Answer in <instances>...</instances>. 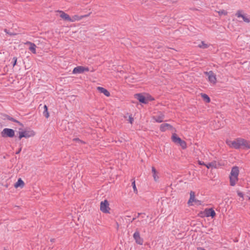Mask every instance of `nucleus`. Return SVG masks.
Here are the masks:
<instances>
[{
    "label": "nucleus",
    "mask_w": 250,
    "mask_h": 250,
    "mask_svg": "<svg viewBox=\"0 0 250 250\" xmlns=\"http://www.w3.org/2000/svg\"><path fill=\"white\" fill-rule=\"evenodd\" d=\"M25 185L24 182L21 178H19L18 181L14 184L16 188H23Z\"/></svg>",
    "instance_id": "nucleus-22"
},
{
    "label": "nucleus",
    "mask_w": 250,
    "mask_h": 250,
    "mask_svg": "<svg viewBox=\"0 0 250 250\" xmlns=\"http://www.w3.org/2000/svg\"><path fill=\"white\" fill-rule=\"evenodd\" d=\"M56 12L58 14V15H59L62 19L69 22L70 16L68 14L62 10H57Z\"/></svg>",
    "instance_id": "nucleus-12"
},
{
    "label": "nucleus",
    "mask_w": 250,
    "mask_h": 250,
    "mask_svg": "<svg viewBox=\"0 0 250 250\" xmlns=\"http://www.w3.org/2000/svg\"><path fill=\"white\" fill-rule=\"evenodd\" d=\"M240 139V138L235 139L234 140H227L226 141V144L228 146H229V147L231 148L235 149H239Z\"/></svg>",
    "instance_id": "nucleus-5"
},
{
    "label": "nucleus",
    "mask_w": 250,
    "mask_h": 250,
    "mask_svg": "<svg viewBox=\"0 0 250 250\" xmlns=\"http://www.w3.org/2000/svg\"><path fill=\"white\" fill-rule=\"evenodd\" d=\"M25 44L29 45V50L34 54H36V45L30 42H27L25 43Z\"/></svg>",
    "instance_id": "nucleus-19"
},
{
    "label": "nucleus",
    "mask_w": 250,
    "mask_h": 250,
    "mask_svg": "<svg viewBox=\"0 0 250 250\" xmlns=\"http://www.w3.org/2000/svg\"><path fill=\"white\" fill-rule=\"evenodd\" d=\"M21 147H20V149H19V150L16 152V154H19L20 153V152L21 151Z\"/></svg>",
    "instance_id": "nucleus-33"
},
{
    "label": "nucleus",
    "mask_w": 250,
    "mask_h": 250,
    "mask_svg": "<svg viewBox=\"0 0 250 250\" xmlns=\"http://www.w3.org/2000/svg\"><path fill=\"white\" fill-rule=\"evenodd\" d=\"M135 97L139 100L140 103L146 104L148 102V97H146L141 94H137L135 95Z\"/></svg>",
    "instance_id": "nucleus-14"
},
{
    "label": "nucleus",
    "mask_w": 250,
    "mask_h": 250,
    "mask_svg": "<svg viewBox=\"0 0 250 250\" xmlns=\"http://www.w3.org/2000/svg\"><path fill=\"white\" fill-rule=\"evenodd\" d=\"M239 173V168L237 167H232L229 176V183L231 186H234L237 183Z\"/></svg>",
    "instance_id": "nucleus-1"
},
{
    "label": "nucleus",
    "mask_w": 250,
    "mask_h": 250,
    "mask_svg": "<svg viewBox=\"0 0 250 250\" xmlns=\"http://www.w3.org/2000/svg\"><path fill=\"white\" fill-rule=\"evenodd\" d=\"M100 209L104 213H109L110 208L109 207V203L107 200H105L101 202Z\"/></svg>",
    "instance_id": "nucleus-8"
},
{
    "label": "nucleus",
    "mask_w": 250,
    "mask_h": 250,
    "mask_svg": "<svg viewBox=\"0 0 250 250\" xmlns=\"http://www.w3.org/2000/svg\"><path fill=\"white\" fill-rule=\"evenodd\" d=\"M133 120H134V119L131 116L129 117V121L130 124H132L133 123Z\"/></svg>",
    "instance_id": "nucleus-30"
},
{
    "label": "nucleus",
    "mask_w": 250,
    "mask_h": 250,
    "mask_svg": "<svg viewBox=\"0 0 250 250\" xmlns=\"http://www.w3.org/2000/svg\"><path fill=\"white\" fill-rule=\"evenodd\" d=\"M89 71V68L87 67H84L83 66H78L75 67L72 71V73L74 74H80L82 73L85 71L88 72Z\"/></svg>",
    "instance_id": "nucleus-10"
},
{
    "label": "nucleus",
    "mask_w": 250,
    "mask_h": 250,
    "mask_svg": "<svg viewBox=\"0 0 250 250\" xmlns=\"http://www.w3.org/2000/svg\"><path fill=\"white\" fill-rule=\"evenodd\" d=\"M44 110H47V107L46 105H44Z\"/></svg>",
    "instance_id": "nucleus-34"
},
{
    "label": "nucleus",
    "mask_w": 250,
    "mask_h": 250,
    "mask_svg": "<svg viewBox=\"0 0 250 250\" xmlns=\"http://www.w3.org/2000/svg\"><path fill=\"white\" fill-rule=\"evenodd\" d=\"M13 60H14V63H13V66H15L17 64V58L16 57H14Z\"/></svg>",
    "instance_id": "nucleus-29"
},
{
    "label": "nucleus",
    "mask_w": 250,
    "mask_h": 250,
    "mask_svg": "<svg viewBox=\"0 0 250 250\" xmlns=\"http://www.w3.org/2000/svg\"><path fill=\"white\" fill-rule=\"evenodd\" d=\"M89 16V15H82L79 16L78 15H75L73 16L72 17H70V20L69 22H75L77 21H81L84 18L87 17Z\"/></svg>",
    "instance_id": "nucleus-13"
},
{
    "label": "nucleus",
    "mask_w": 250,
    "mask_h": 250,
    "mask_svg": "<svg viewBox=\"0 0 250 250\" xmlns=\"http://www.w3.org/2000/svg\"><path fill=\"white\" fill-rule=\"evenodd\" d=\"M220 16H227L228 15V12L225 10H220L219 11H216Z\"/></svg>",
    "instance_id": "nucleus-25"
},
{
    "label": "nucleus",
    "mask_w": 250,
    "mask_h": 250,
    "mask_svg": "<svg viewBox=\"0 0 250 250\" xmlns=\"http://www.w3.org/2000/svg\"><path fill=\"white\" fill-rule=\"evenodd\" d=\"M199 47L202 48H207L208 47V45L205 43L204 42H202L201 44L199 45Z\"/></svg>",
    "instance_id": "nucleus-26"
},
{
    "label": "nucleus",
    "mask_w": 250,
    "mask_h": 250,
    "mask_svg": "<svg viewBox=\"0 0 250 250\" xmlns=\"http://www.w3.org/2000/svg\"><path fill=\"white\" fill-rule=\"evenodd\" d=\"M1 134L3 137L12 138L15 135V131L12 129L6 128L3 129Z\"/></svg>",
    "instance_id": "nucleus-7"
},
{
    "label": "nucleus",
    "mask_w": 250,
    "mask_h": 250,
    "mask_svg": "<svg viewBox=\"0 0 250 250\" xmlns=\"http://www.w3.org/2000/svg\"><path fill=\"white\" fill-rule=\"evenodd\" d=\"M235 16L238 18H242L244 22L246 23H249L250 22V19L248 17L247 15L244 13L243 10H239L236 11L235 14Z\"/></svg>",
    "instance_id": "nucleus-6"
},
{
    "label": "nucleus",
    "mask_w": 250,
    "mask_h": 250,
    "mask_svg": "<svg viewBox=\"0 0 250 250\" xmlns=\"http://www.w3.org/2000/svg\"><path fill=\"white\" fill-rule=\"evenodd\" d=\"M19 134V139H21L23 137L28 138L34 137L36 133L33 130L28 129L22 131H20Z\"/></svg>",
    "instance_id": "nucleus-4"
},
{
    "label": "nucleus",
    "mask_w": 250,
    "mask_h": 250,
    "mask_svg": "<svg viewBox=\"0 0 250 250\" xmlns=\"http://www.w3.org/2000/svg\"><path fill=\"white\" fill-rule=\"evenodd\" d=\"M206 215L207 217L211 216V217H214L216 213L214 211V210L212 208H209L208 210H205Z\"/></svg>",
    "instance_id": "nucleus-23"
},
{
    "label": "nucleus",
    "mask_w": 250,
    "mask_h": 250,
    "mask_svg": "<svg viewBox=\"0 0 250 250\" xmlns=\"http://www.w3.org/2000/svg\"><path fill=\"white\" fill-rule=\"evenodd\" d=\"M198 164L200 165H204V166H205L206 165V164L205 163H204V162H202L200 161H198Z\"/></svg>",
    "instance_id": "nucleus-32"
},
{
    "label": "nucleus",
    "mask_w": 250,
    "mask_h": 250,
    "mask_svg": "<svg viewBox=\"0 0 250 250\" xmlns=\"http://www.w3.org/2000/svg\"><path fill=\"white\" fill-rule=\"evenodd\" d=\"M237 194L239 196H240V197L243 198V194L242 192H240V191H238L237 192Z\"/></svg>",
    "instance_id": "nucleus-31"
},
{
    "label": "nucleus",
    "mask_w": 250,
    "mask_h": 250,
    "mask_svg": "<svg viewBox=\"0 0 250 250\" xmlns=\"http://www.w3.org/2000/svg\"><path fill=\"white\" fill-rule=\"evenodd\" d=\"M164 114L160 113L158 115L153 116L152 119L157 123H161L164 121Z\"/></svg>",
    "instance_id": "nucleus-18"
},
{
    "label": "nucleus",
    "mask_w": 250,
    "mask_h": 250,
    "mask_svg": "<svg viewBox=\"0 0 250 250\" xmlns=\"http://www.w3.org/2000/svg\"><path fill=\"white\" fill-rule=\"evenodd\" d=\"M201 96L205 102L206 103H210V99L208 95L205 93H201Z\"/></svg>",
    "instance_id": "nucleus-24"
},
{
    "label": "nucleus",
    "mask_w": 250,
    "mask_h": 250,
    "mask_svg": "<svg viewBox=\"0 0 250 250\" xmlns=\"http://www.w3.org/2000/svg\"><path fill=\"white\" fill-rule=\"evenodd\" d=\"M204 74L207 77L208 81L212 85L216 84L217 83V77L216 74L212 71H205Z\"/></svg>",
    "instance_id": "nucleus-3"
},
{
    "label": "nucleus",
    "mask_w": 250,
    "mask_h": 250,
    "mask_svg": "<svg viewBox=\"0 0 250 250\" xmlns=\"http://www.w3.org/2000/svg\"><path fill=\"white\" fill-rule=\"evenodd\" d=\"M133 238L137 244L140 245H142L143 244V239L141 237L140 233L138 231H136L134 232L133 234Z\"/></svg>",
    "instance_id": "nucleus-11"
},
{
    "label": "nucleus",
    "mask_w": 250,
    "mask_h": 250,
    "mask_svg": "<svg viewBox=\"0 0 250 250\" xmlns=\"http://www.w3.org/2000/svg\"><path fill=\"white\" fill-rule=\"evenodd\" d=\"M43 114L44 115V116L46 118H48L49 116V113L48 111V110H44V112H43Z\"/></svg>",
    "instance_id": "nucleus-28"
},
{
    "label": "nucleus",
    "mask_w": 250,
    "mask_h": 250,
    "mask_svg": "<svg viewBox=\"0 0 250 250\" xmlns=\"http://www.w3.org/2000/svg\"><path fill=\"white\" fill-rule=\"evenodd\" d=\"M152 173L153 179L155 182H158L159 179V172L156 169V168L152 167Z\"/></svg>",
    "instance_id": "nucleus-17"
},
{
    "label": "nucleus",
    "mask_w": 250,
    "mask_h": 250,
    "mask_svg": "<svg viewBox=\"0 0 250 250\" xmlns=\"http://www.w3.org/2000/svg\"><path fill=\"white\" fill-rule=\"evenodd\" d=\"M195 193L193 191H190V198L188 202V206H192L193 203L196 202Z\"/></svg>",
    "instance_id": "nucleus-20"
},
{
    "label": "nucleus",
    "mask_w": 250,
    "mask_h": 250,
    "mask_svg": "<svg viewBox=\"0 0 250 250\" xmlns=\"http://www.w3.org/2000/svg\"><path fill=\"white\" fill-rule=\"evenodd\" d=\"M172 142L176 145H178L182 147L183 149L187 148V143L185 141L182 140L176 133H173L171 136Z\"/></svg>",
    "instance_id": "nucleus-2"
},
{
    "label": "nucleus",
    "mask_w": 250,
    "mask_h": 250,
    "mask_svg": "<svg viewBox=\"0 0 250 250\" xmlns=\"http://www.w3.org/2000/svg\"><path fill=\"white\" fill-rule=\"evenodd\" d=\"M97 89L100 93L104 94L105 96L109 97L110 96L109 92L105 88L98 86Z\"/></svg>",
    "instance_id": "nucleus-21"
},
{
    "label": "nucleus",
    "mask_w": 250,
    "mask_h": 250,
    "mask_svg": "<svg viewBox=\"0 0 250 250\" xmlns=\"http://www.w3.org/2000/svg\"><path fill=\"white\" fill-rule=\"evenodd\" d=\"M240 148L244 149H250V141L240 138Z\"/></svg>",
    "instance_id": "nucleus-9"
},
{
    "label": "nucleus",
    "mask_w": 250,
    "mask_h": 250,
    "mask_svg": "<svg viewBox=\"0 0 250 250\" xmlns=\"http://www.w3.org/2000/svg\"><path fill=\"white\" fill-rule=\"evenodd\" d=\"M221 165L216 161H212L208 164H206V167L208 168H218L220 167Z\"/></svg>",
    "instance_id": "nucleus-16"
},
{
    "label": "nucleus",
    "mask_w": 250,
    "mask_h": 250,
    "mask_svg": "<svg viewBox=\"0 0 250 250\" xmlns=\"http://www.w3.org/2000/svg\"><path fill=\"white\" fill-rule=\"evenodd\" d=\"M160 129L161 131L165 132L167 130H172L174 129V128L170 124L164 123L160 125Z\"/></svg>",
    "instance_id": "nucleus-15"
},
{
    "label": "nucleus",
    "mask_w": 250,
    "mask_h": 250,
    "mask_svg": "<svg viewBox=\"0 0 250 250\" xmlns=\"http://www.w3.org/2000/svg\"><path fill=\"white\" fill-rule=\"evenodd\" d=\"M132 187H133L134 192L135 193H137L138 191H137V188H136V185H135V181H133V182L132 183Z\"/></svg>",
    "instance_id": "nucleus-27"
}]
</instances>
